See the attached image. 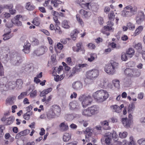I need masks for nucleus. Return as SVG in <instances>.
I'll return each instance as SVG.
<instances>
[{
  "label": "nucleus",
  "instance_id": "obj_46",
  "mask_svg": "<svg viewBox=\"0 0 145 145\" xmlns=\"http://www.w3.org/2000/svg\"><path fill=\"white\" fill-rule=\"evenodd\" d=\"M13 4H10L8 5H4L2 7V8H6L8 9L9 10L12 9L13 7Z\"/></svg>",
  "mask_w": 145,
  "mask_h": 145
},
{
  "label": "nucleus",
  "instance_id": "obj_64",
  "mask_svg": "<svg viewBox=\"0 0 145 145\" xmlns=\"http://www.w3.org/2000/svg\"><path fill=\"white\" fill-rule=\"evenodd\" d=\"M37 95V91L35 90L31 92L30 95V96L31 97H34Z\"/></svg>",
  "mask_w": 145,
  "mask_h": 145
},
{
  "label": "nucleus",
  "instance_id": "obj_13",
  "mask_svg": "<svg viewBox=\"0 0 145 145\" xmlns=\"http://www.w3.org/2000/svg\"><path fill=\"white\" fill-rule=\"evenodd\" d=\"M69 107L71 110H76L79 109L78 103L76 101L70 102L69 104Z\"/></svg>",
  "mask_w": 145,
  "mask_h": 145
},
{
  "label": "nucleus",
  "instance_id": "obj_38",
  "mask_svg": "<svg viewBox=\"0 0 145 145\" xmlns=\"http://www.w3.org/2000/svg\"><path fill=\"white\" fill-rule=\"evenodd\" d=\"M36 26L39 25L40 24V18L36 17L35 18L32 22Z\"/></svg>",
  "mask_w": 145,
  "mask_h": 145
},
{
  "label": "nucleus",
  "instance_id": "obj_47",
  "mask_svg": "<svg viewBox=\"0 0 145 145\" xmlns=\"http://www.w3.org/2000/svg\"><path fill=\"white\" fill-rule=\"evenodd\" d=\"M127 27L129 30H133L134 29L135 26L134 25L132 24L131 22H129L127 24Z\"/></svg>",
  "mask_w": 145,
  "mask_h": 145
},
{
  "label": "nucleus",
  "instance_id": "obj_62",
  "mask_svg": "<svg viewBox=\"0 0 145 145\" xmlns=\"http://www.w3.org/2000/svg\"><path fill=\"white\" fill-rule=\"evenodd\" d=\"M26 95V93L25 92L22 93L20 95L18 96V99H22L24 97V96Z\"/></svg>",
  "mask_w": 145,
  "mask_h": 145
},
{
  "label": "nucleus",
  "instance_id": "obj_40",
  "mask_svg": "<svg viewBox=\"0 0 145 145\" xmlns=\"http://www.w3.org/2000/svg\"><path fill=\"white\" fill-rule=\"evenodd\" d=\"M62 26L65 29H68L70 27V26L68 24V22L67 20H64L62 23Z\"/></svg>",
  "mask_w": 145,
  "mask_h": 145
},
{
  "label": "nucleus",
  "instance_id": "obj_54",
  "mask_svg": "<svg viewBox=\"0 0 145 145\" xmlns=\"http://www.w3.org/2000/svg\"><path fill=\"white\" fill-rule=\"evenodd\" d=\"M135 48L137 50H141L142 48L141 44L140 43H139L136 44Z\"/></svg>",
  "mask_w": 145,
  "mask_h": 145
},
{
  "label": "nucleus",
  "instance_id": "obj_44",
  "mask_svg": "<svg viewBox=\"0 0 145 145\" xmlns=\"http://www.w3.org/2000/svg\"><path fill=\"white\" fill-rule=\"evenodd\" d=\"M51 3L52 4H54V6L55 7H57L58 4H61L62 2L60 1L57 0H52Z\"/></svg>",
  "mask_w": 145,
  "mask_h": 145
},
{
  "label": "nucleus",
  "instance_id": "obj_51",
  "mask_svg": "<svg viewBox=\"0 0 145 145\" xmlns=\"http://www.w3.org/2000/svg\"><path fill=\"white\" fill-rule=\"evenodd\" d=\"M127 133L126 132H124L123 133L120 132L119 134V136L121 138H124L127 137Z\"/></svg>",
  "mask_w": 145,
  "mask_h": 145
},
{
  "label": "nucleus",
  "instance_id": "obj_49",
  "mask_svg": "<svg viewBox=\"0 0 145 145\" xmlns=\"http://www.w3.org/2000/svg\"><path fill=\"white\" fill-rule=\"evenodd\" d=\"M111 136V138H113L115 141L117 140L118 136L117 135L115 131H112Z\"/></svg>",
  "mask_w": 145,
  "mask_h": 145
},
{
  "label": "nucleus",
  "instance_id": "obj_33",
  "mask_svg": "<svg viewBox=\"0 0 145 145\" xmlns=\"http://www.w3.org/2000/svg\"><path fill=\"white\" fill-rule=\"evenodd\" d=\"M16 82V86L19 89H21L22 87V85L23 84L22 80L20 79H18Z\"/></svg>",
  "mask_w": 145,
  "mask_h": 145
},
{
  "label": "nucleus",
  "instance_id": "obj_63",
  "mask_svg": "<svg viewBox=\"0 0 145 145\" xmlns=\"http://www.w3.org/2000/svg\"><path fill=\"white\" fill-rule=\"evenodd\" d=\"M105 142L106 144H109L110 142V141L112 140L111 138H105Z\"/></svg>",
  "mask_w": 145,
  "mask_h": 145
},
{
  "label": "nucleus",
  "instance_id": "obj_36",
  "mask_svg": "<svg viewBox=\"0 0 145 145\" xmlns=\"http://www.w3.org/2000/svg\"><path fill=\"white\" fill-rule=\"evenodd\" d=\"M112 108H113V110L115 112L117 113H119L121 111L120 107L116 105H115L112 106Z\"/></svg>",
  "mask_w": 145,
  "mask_h": 145
},
{
  "label": "nucleus",
  "instance_id": "obj_45",
  "mask_svg": "<svg viewBox=\"0 0 145 145\" xmlns=\"http://www.w3.org/2000/svg\"><path fill=\"white\" fill-rule=\"evenodd\" d=\"M14 24V21L13 20L9 21L6 23L5 26L7 27L10 28L12 27Z\"/></svg>",
  "mask_w": 145,
  "mask_h": 145
},
{
  "label": "nucleus",
  "instance_id": "obj_31",
  "mask_svg": "<svg viewBox=\"0 0 145 145\" xmlns=\"http://www.w3.org/2000/svg\"><path fill=\"white\" fill-rule=\"evenodd\" d=\"M52 90V88H50L46 89L44 90L41 92L40 96H45V95L47 94L48 93L50 92Z\"/></svg>",
  "mask_w": 145,
  "mask_h": 145
},
{
  "label": "nucleus",
  "instance_id": "obj_52",
  "mask_svg": "<svg viewBox=\"0 0 145 145\" xmlns=\"http://www.w3.org/2000/svg\"><path fill=\"white\" fill-rule=\"evenodd\" d=\"M76 18L77 21L81 25H82L83 24V22L82 20L80 18V16L79 14H77L76 16Z\"/></svg>",
  "mask_w": 145,
  "mask_h": 145
},
{
  "label": "nucleus",
  "instance_id": "obj_34",
  "mask_svg": "<svg viewBox=\"0 0 145 145\" xmlns=\"http://www.w3.org/2000/svg\"><path fill=\"white\" fill-rule=\"evenodd\" d=\"M25 7L27 10H33L35 8V7L32 5L29 2L27 3Z\"/></svg>",
  "mask_w": 145,
  "mask_h": 145
},
{
  "label": "nucleus",
  "instance_id": "obj_58",
  "mask_svg": "<svg viewBox=\"0 0 145 145\" xmlns=\"http://www.w3.org/2000/svg\"><path fill=\"white\" fill-rule=\"evenodd\" d=\"M4 128V126L2 125H0V137H1L3 135V130Z\"/></svg>",
  "mask_w": 145,
  "mask_h": 145
},
{
  "label": "nucleus",
  "instance_id": "obj_3",
  "mask_svg": "<svg viewBox=\"0 0 145 145\" xmlns=\"http://www.w3.org/2000/svg\"><path fill=\"white\" fill-rule=\"evenodd\" d=\"M115 15L114 13L112 12H111L108 15V17L109 21L107 22V25L105 26L104 27V29L105 31H113L114 28L112 27L114 25V23L112 22L113 21L115 18Z\"/></svg>",
  "mask_w": 145,
  "mask_h": 145
},
{
  "label": "nucleus",
  "instance_id": "obj_5",
  "mask_svg": "<svg viewBox=\"0 0 145 145\" xmlns=\"http://www.w3.org/2000/svg\"><path fill=\"white\" fill-rule=\"evenodd\" d=\"M99 74V72L98 70L93 69L88 71L87 72L86 78L93 80L97 77Z\"/></svg>",
  "mask_w": 145,
  "mask_h": 145
},
{
  "label": "nucleus",
  "instance_id": "obj_29",
  "mask_svg": "<svg viewBox=\"0 0 145 145\" xmlns=\"http://www.w3.org/2000/svg\"><path fill=\"white\" fill-rule=\"evenodd\" d=\"M103 128L105 130L109 129L110 128L108 125V122L106 121H105L101 123Z\"/></svg>",
  "mask_w": 145,
  "mask_h": 145
},
{
  "label": "nucleus",
  "instance_id": "obj_25",
  "mask_svg": "<svg viewBox=\"0 0 145 145\" xmlns=\"http://www.w3.org/2000/svg\"><path fill=\"white\" fill-rule=\"evenodd\" d=\"M71 135L69 133H65L63 136V140L65 142H67L70 139Z\"/></svg>",
  "mask_w": 145,
  "mask_h": 145
},
{
  "label": "nucleus",
  "instance_id": "obj_18",
  "mask_svg": "<svg viewBox=\"0 0 145 145\" xmlns=\"http://www.w3.org/2000/svg\"><path fill=\"white\" fill-rule=\"evenodd\" d=\"M7 83L8 89H13L16 87V83L15 81H11Z\"/></svg>",
  "mask_w": 145,
  "mask_h": 145
},
{
  "label": "nucleus",
  "instance_id": "obj_8",
  "mask_svg": "<svg viewBox=\"0 0 145 145\" xmlns=\"http://www.w3.org/2000/svg\"><path fill=\"white\" fill-rule=\"evenodd\" d=\"M137 23L140 24L143 22L145 20V15L144 12L142 11H138L136 17Z\"/></svg>",
  "mask_w": 145,
  "mask_h": 145
},
{
  "label": "nucleus",
  "instance_id": "obj_60",
  "mask_svg": "<svg viewBox=\"0 0 145 145\" xmlns=\"http://www.w3.org/2000/svg\"><path fill=\"white\" fill-rule=\"evenodd\" d=\"M22 16L21 15H19L16 16L14 18L15 20L13 21H16L21 20L22 18Z\"/></svg>",
  "mask_w": 145,
  "mask_h": 145
},
{
  "label": "nucleus",
  "instance_id": "obj_48",
  "mask_svg": "<svg viewBox=\"0 0 145 145\" xmlns=\"http://www.w3.org/2000/svg\"><path fill=\"white\" fill-rule=\"evenodd\" d=\"M126 53L123 52L121 54V59L123 61H126L127 59L128 56H127Z\"/></svg>",
  "mask_w": 145,
  "mask_h": 145
},
{
  "label": "nucleus",
  "instance_id": "obj_6",
  "mask_svg": "<svg viewBox=\"0 0 145 145\" xmlns=\"http://www.w3.org/2000/svg\"><path fill=\"white\" fill-rule=\"evenodd\" d=\"M22 61L20 54L16 53L14 54V57L11 59V63L14 66H18L21 63Z\"/></svg>",
  "mask_w": 145,
  "mask_h": 145
},
{
  "label": "nucleus",
  "instance_id": "obj_19",
  "mask_svg": "<svg viewBox=\"0 0 145 145\" xmlns=\"http://www.w3.org/2000/svg\"><path fill=\"white\" fill-rule=\"evenodd\" d=\"M47 118L49 119H51L55 118V114L52 110H50L47 112Z\"/></svg>",
  "mask_w": 145,
  "mask_h": 145
},
{
  "label": "nucleus",
  "instance_id": "obj_50",
  "mask_svg": "<svg viewBox=\"0 0 145 145\" xmlns=\"http://www.w3.org/2000/svg\"><path fill=\"white\" fill-rule=\"evenodd\" d=\"M30 133V131L28 129H26L23 131H22L20 132V133L22 136H25Z\"/></svg>",
  "mask_w": 145,
  "mask_h": 145
},
{
  "label": "nucleus",
  "instance_id": "obj_55",
  "mask_svg": "<svg viewBox=\"0 0 145 145\" xmlns=\"http://www.w3.org/2000/svg\"><path fill=\"white\" fill-rule=\"evenodd\" d=\"M32 43L34 45H37L39 44V41L37 39L33 38L32 40Z\"/></svg>",
  "mask_w": 145,
  "mask_h": 145
},
{
  "label": "nucleus",
  "instance_id": "obj_2",
  "mask_svg": "<svg viewBox=\"0 0 145 145\" xmlns=\"http://www.w3.org/2000/svg\"><path fill=\"white\" fill-rule=\"evenodd\" d=\"M118 64L113 61L106 65L105 71L108 74L110 75L114 74L116 72V69L117 68Z\"/></svg>",
  "mask_w": 145,
  "mask_h": 145
},
{
  "label": "nucleus",
  "instance_id": "obj_4",
  "mask_svg": "<svg viewBox=\"0 0 145 145\" xmlns=\"http://www.w3.org/2000/svg\"><path fill=\"white\" fill-rule=\"evenodd\" d=\"M78 99L80 101L82 102V106L84 108L90 105L93 100L91 96L89 95L87 96L84 95H80Z\"/></svg>",
  "mask_w": 145,
  "mask_h": 145
},
{
  "label": "nucleus",
  "instance_id": "obj_23",
  "mask_svg": "<svg viewBox=\"0 0 145 145\" xmlns=\"http://www.w3.org/2000/svg\"><path fill=\"white\" fill-rule=\"evenodd\" d=\"M80 14L83 15L84 17L86 18H88L90 16V12H88L84 10V9H81L80 11Z\"/></svg>",
  "mask_w": 145,
  "mask_h": 145
},
{
  "label": "nucleus",
  "instance_id": "obj_42",
  "mask_svg": "<svg viewBox=\"0 0 145 145\" xmlns=\"http://www.w3.org/2000/svg\"><path fill=\"white\" fill-rule=\"evenodd\" d=\"M32 114V112H31L30 113L26 112L24 115V118L26 120H28L30 118V116Z\"/></svg>",
  "mask_w": 145,
  "mask_h": 145
},
{
  "label": "nucleus",
  "instance_id": "obj_37",
  "mask_svg": "<svg viewBox=\"0 0 145 145\" xmlns=\"http://www.w3.org/2000/svg\"><path fill=\"white\" fill-rule=\"evenodd\" d=\"M14 120V118L13 116H11L6 119L7 121V124L9 125L11 124Z\"/></svg>",
  "mask_w": 145,
  "mask_h": 145
},
{
  "label": "nucleus",
  "instance_id": "obj_56",
  "mask_svg": "<svg viewBox=\"0 0 145 145\" xmlns=\"http://www.w3.org/2000/svg\"><path fill=\"white\" fill-rule=\"evenodd\" d=\"M129 78L127 77H126L123 80V82L124 84L127 86L129 84Z\"/></svg>",
  "mask_w": 145,
  "mask_h": 145
},
{
  "label": "nucleus",
  "instance_id": "obj_53",
  "mask_svg": "<svg viewBox=\"0 0 145 145\" xmlns=\"http://www.w3.org/2000/svg\"><path fill=\"white\" fill-rule=\"evenodd\" d=\"M138 142L140 145H145V138H142L138 140Z\"/></svg>",
  "mask_w": 145,
  "mask_h": 145
},
{
  "label": "nucleus",
  "instance_id": "obj_28",
  "mask_svg": "<svg viewBox=\"0 0 145 145\" xmlns=\"http://www.w3.org/2000/svg\"><path fill=\"white\" fill-rule=\"evenodd\" d=\"M82 114L86 116H91L92 115L89 109V107L88 109L84 110L82 112Z\"/></svg>",
  "mask_w": 145,
  "mask_h": 145
},
{
  "label": "nucleus",
  "instance_id": "obj_32",
  "mask_svg": "<svg viewBox=\"0 0 145 145\" xmlns=\"http://www.w3.org/2000/svg\"><path fill=\"white\" fill-rule=\"evenodd\" d=\"M134 77H138L140 75L141 72L140 70L138 69H133Z\"/></svg>",
  "mask_w": 145,
  "mask_h": 145
},
{
  "label": "nucleus",
  "instance_id": "obj_59",
  "mask_svg": "<svg viewBox=\"0 0 145 145\" xmlns=\"http://www.w3.org/2000/svg\"><path fill=\"white\" fill-rule=\"evenodd\" d=\"M14 24L18 26H21L22 25V22L20 20L14 21Z\"/></svg>",
  "mask_w": 145,
  "mask_h": 145
},
{
  "label": "nucleus",
  "instance_id": "obj_61",
  "mask_svg": "<svg viewBox=\"0 0 145 145\" xmlns=\"http://www.w3.org/2000/svg\"><path fill=\"white\" fill-rule=\"evenodd\" d=\"M88 47L90 48L94 49L96 46L95 45L92 43H89L88 44Z\"/></svg>",
  "mask_w": 145,
  "mask_h": 145
},
{
  "label": "nucleus",
  "instance_id": "obj_22",
  "mask_svg": "<svg viewBox=\"0 0 145 145\" xmlns=\"http://www.w3.org/2000/svg\"><path fill=\"white\" fill-rule=\"evenodd\" d=\"M53 109L51 110H52L55 114H58L60 112V108L58 106L54 105L53 106Z\"/></svg>",
  "mask_w": 145,
  "mask_h": 145
},
{
  "label": "nucleus",
  "instance_id": "obj_27",
  "mask_svg": "<svg viewBox=\"0 0 145 145\" xmlns=\"http://www.w3.org/2000/svg\"><path fill=\"white\" fill-rule=\"evenodd\" d=\"M11 32V31H10L9 32L4 34L3 36L4 37L3 39L4 40H8L11 38L13 36V34H9Z\"/></svg>",
  "mask_w": 145,
  "mask_h": 145
},
{
  "label": "nucleus",
  "instance_id": "obj_24",
  "mask_svg": "<svg viewBox=\"0 0 145 145\" xmlns=\"http://www.w3.org/2000/svg\"><path fill=\"white\" fill-rule=\"evenodd\" d=\"M7 83L6 84H4L3 83L0 84V90L2 91H7L8 89V86Z\"/></svg>",
  "mask_w": 145,
  "mask_h": 145
},
{
  "label": "nucleus",
  "instance_id": "obj_57",
  "mask_svg": "<svg viewBox=\"0 0 145 145\" xmlns=\"http://www.w3.org/2000/svg\"><path fill=\"white\" fill-rule=\"evenodd\" d=\"M56 27V29L55 30V31L57 33H58L59 34H61L62 33V31L60 29V28L58 26H57L55 25Z\"/></svg>",
  "mask_w": 145,
  "mask_h": 145
},
{
  "label": "nucleus",
  "instance_id": "obj_41",
  "mask_svg": "<svg viewBox=\"0 0 145 145\" xmlns=\"http://www.w3.org/2000/svg\"><path fill=\"white\" fill-rule=\"evenodd\" d=\"M112 83L114 86L116 88H119L120 87V82L119 80L115 79L112 81Z\"/></svg>",
  "mask_w": 145,
  "mask_h": 145
},
{
  "label": "nucleus",
  "instance_id": "obj_16",
  "mask_svg": "<svg viewBox=\"0 0 145 145\" xmlns=\"http://www.w3.org/2000/svg\"><path fill=\"white\" fill-rule=\"evenodd\" d=\"M76 45L77 47L76 52H78L80 50L82 52V54H84L85 52V50L82 46V42H79Z\"/></svg>",
  "mask_w": 145,
  "mask_h": 145
},
{
  "label": "nucleus",
  "instance_id": "obj_20",
  "mask_svg": "<svg viewBox=\"0 0 145 145\" xmlns=\"http://www.w3.org/2000/svg\"><path fill=\"white\" fill-rule=\"evenodd\" d=\"M97 83L100 87L103 88L105 87V85L106 83V82L103 79H99L97 80Z\"/></svg>",
  "mask_w": 145,
  "mask_h": 145
},
{
  "label": "nucleus",
  "instance_id": "obj_11",
  "mask_svg": "<svg viewBox=\"0 0 145 145\" xmlns=\"http://www.w3.org/2000/svg\"><path fill=\"white\" fill-rule=\"evenodd\" d=\"M124 9L128 10L133 15L135 14L137 10V8L136 7L131 6L130 5L126 6L124 8Z\"/></svg>",
  "mask_w": 145,
  "mask_h": 145
},
{
  "label": "nucleus",
  "instance_id": "obj_43",
  "mask_svg": "<svg viewBox=\"0 0 145 145\" xmlns=\"http://www.w3.org/2000/svg\"><path fill=\"white\" fill-rule=\"evenodd\" d=\"M143 27L142 26H139L136 30L135 32V36H136L139 34L142 30Z\"/></svg>",
  "mask_w": 145,
  "mask_h": 145
},
{
  "label": "nucleus",
  "instance_id": "obj_10",
  "mask_svg": "<svg viewBox=\"0 0 145 145\" xmlns=\"http://www.w3.org/2000/svg\"><path fill=\"white\" fill-rule=\"evenodd\" d=\"M82 87V84L79 81H75L72 84V88L75 90H80Z\"/></svg>",
  "mask_w": 145,
  "mask_h": 145
},
{
  "label": "nucleus",
  "instance_id": "obj_39",
  "mask_svg": "<svg viewBox=\"0 0 145 145\" xmlns=\"http://www.w3.org/2000/svg\"><path fill=\"white\" fill-rule=\"evenodd\" d=\"M90 57L88 59V61L91 62L93 61L95 59V57L96 56L95 54H89Z\"/></svg>",
  "mask_w": 145,
  "mask_h": 145
},
{
  "label": "nucleus",
  "instance_id": "obj_12",
  "mask_svg": "<svg viewBox=\"0 0 145 145\" xmlns=\"http://www.w3.org/2000/svg\"><path fill=\"white\" fill-rule=\"evenodd\" d=\"M121 122L125 128H128L130 127L131 125V120L130 119L128 120L127 118H123L121 119Z\"/></svg>",
  "mask_w": 145,
  "mask_h": 145
},
{
  "label": "nucleus",
  "instance_id": "obj_14",
  "mask_svg": "<svg viewBox=\"0 0 145 145\" xmlns=\"http://www.w3.org/2000/svg\"><path fill=\"white\" fill-rule=\"evenodd\" d=\"M89 109L92 116L97 114L99 112V108L96 105H94L89 107Z\"/></svg>",
  "mask_w": 145,
  "mask_h": 145
},
{
  "label": "nucleus",
  "instance_id": "obj_26",
  "mask_svg": "<svg viewBox=\"0 0 145 145\" xmlns=\"http://www.w3.org/2000/svg\"><path fill=\"white\" fill-rule=\"evenodd\" d=\"M135 106L133 103H132L129 105L128 109V112L129 113H131L134 110Z\"/></svg>",
  "mask_w": 145,
  "mask_h": 145
},
{
  "label": "nucleus",
  "instance_id": "obj_15",
  "mask_svg": "<svg viewBox=\"0 0 145 145\" xmlns=\"http://www.w3.org/2000/svg\"><path fill=\"white\" fill-rule=\"evenodd\" d=\"M60 130L63 131H66L69 129L67 124L65 122L61 123L59 125Z\"/></svg>",
  "mask_w": 145,
  "mask_h": 145
},
{
  "label": "nucleus",
  "instance_id": "obj_1",
  "mask_svg": "<svg viewBox=\"0 0 145 145\" xmlns=\"http://www.w3.org/2000/svg\"><path fill=\"white\" fill-rule=\"evenodd\" d=\"M92 95L97 101L101 102L105 101L107 98L108 94L106 91L101 89L93 93Z\"/></svg>",
  "mask_w": 145,
  "mask_h": 145
},
{
  "label": "nucleus",
  "instance_id": "obj_9",
  "mask_svg": "<svg viewBox=\"0 0 145 145\" xmlns=\"http://www.w3.org/2000/svg\"><path fill=\"white\" fill-rule=\"evenodd\" d=\"M48 50L45 46H41L37 50H35L34 53L37 56H40L44 54Z\"/></svg>",
  "mask_w": 145,
  "mask_h": 145
},
{
  "label": "nucleus",
  "instance_id": "obj_17",
  "mask_svg": "<svg viewBox=\"0 0 145 145\" xmlns=\"http://www.w3.org/2000/svg\"><path fill=\"white\" fill-rule=\"evenodd\" d=\"M15 99L14 97H9L6 100V104L9 105H12L14 104Z\"/></svg>",
  "mask_w": 145,
  "mask_h": 145
},
{
  "label": "nucleus",
  "instance_id": "obj_7",
  "mask_svg": "<svg viewBox=\"0 0 145 145\" xmlns=\"http://www.w3.org/2000/svg\"><path fill=\"white\" fill-rule=\"evenodd\" d=\"M26 38L27 37L25 36H23L21 37L20 40L23 42H25L26 41V42L24 43V45L23 46L24 48L23 50V51L25 53L28 54L29 52L30 47L31 46V44L26 40Z\"/></svg>",
  "mask_w": 145,
  "mask_h": 145
},
{
  "label": "nucleus",
  "instance_id": "obj_30",
  "mask_svg": "<svg viewBox=\"0 0 145 145\" xmlns=\"http://www.w3.org/2000/svg\"><path fill=\"white\" fill-rule=\"evenodd\" d=\"M124 10L122 12V14L123 16L128 17L133 15L128 10L125 9L124 8Z\"/></svg>",
  "mask_w": 145,
  "mask_h": 145
},
{
  "label": "nucleus",
  "instance_id": "obj_35",
  "mask_svg": "<svg viewBox=\"0 0 145 145\" xmlns=\"http://www.w3.org/2000/svg\"><path fill=\"white\" fill-rule=\"evenodd\" d=\"M131 69L127 68L124 71V74L128 76L131 77Z\"/></svg>",
  "mask_w": 145,
  "mask_h": 145
},
{
  "label": "nucleus",
  "instance_id": "obj_21",
  "mask_svg": "<svg viewBox=\"0 0 145 145\" xmlns=\"http://www.w3.org/2000/svg\"><path fill=\"white\" fill-rule=\"evenodd\" d=\"M126 53L128 57L131 58L134 55L135 51L133 49L129 48L126 52Z\"/></svg>",
  "mask_w": 145,
  "mask_h": 145
}]
</instances>
